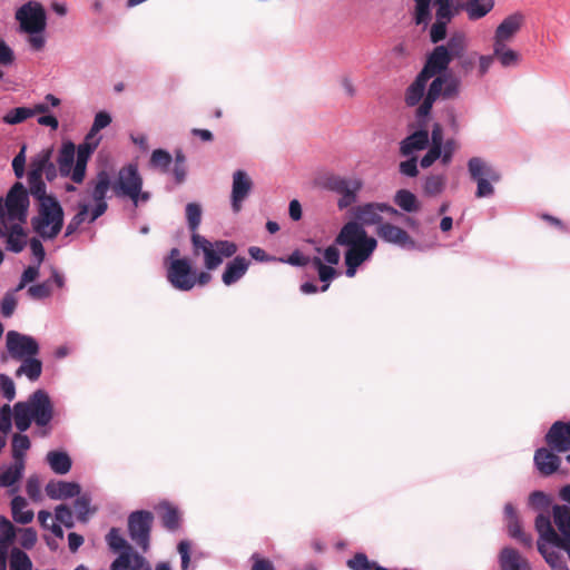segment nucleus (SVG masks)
<instances>
[{
    "mask_svg": "<svg viewBox=\"0 0 570 570\" xmlns=\"http://www.w3.org/2000/svg\"><path fill=\"white\" fill-rule=\"evenodd\" d=\"M167 279L174 288L187 292L196 284V273L188 258H176L167 265Z\"/></svg>",
    "mask_w": 570,
    "mask_h": 570,
    "instance_id": "9b49d317",
    "label": "nucleus"
},
{
    "mask_svg": "<svg viewBox=\"0 0 570 570\" xmlns=\"http://www.w3.org/2000/svg\"><path fill=\"white\" fill-rule=\"evenodd\" d=\"M32 117L31 108L28 107H17L9 110L2 118L4 124L8 125H17L21 124L26 119Z\"/></svg>",
    "mask_w": 570,
    "mask_h": 570,
    "instance_id": "09e8293b",
    "label": "nucleus"
},
{
    "mask_svg": "<svg viewBox=\"0 0 570 570\" xmlns=\"http://www.w3.org/2000/svg\"><path fill=\"white\" fill-rule=\"evenodd\" d=\"M445 187V178L442 175H432L426 177L423 190L428 196L440 195Z\"/></svg>",
    "mask_w": 570,
    "mask_h": 570,
    "instance_id": "de8ad7c7",
    "label": "nucleus"
},
{
    "mask_svg": "<svg viewBox=\"0 0 570 570\" xmlns=\"http://www.w3.org/2000/svg\"><path fill=\"white\" fill-rule=\"evenodd\" d=\"M249 264L250 262L244 256H236L233 261L227 263L222 275L223 283L230 286L238 282L246 274Z\"/></svg>",
    "mask_w": 570,
    "mask_h": 570,
    "instance_id": "a878e982",
    "label": "nucleus"
},
{
    "mask_svg": "<svg viewBox=\"0 0 570 570\" xmlns=\"http://www.w3.org/2000/svg\"><path fill=\"white\" fill-rule=\"evenodd\" d=\"M6 345L9 355L17 361L35 356L39 353L38 342L32 336L17 331H9L7 333Z\"/></svg>",
    "mask_w": 570,
    "mask_h": 570,
    "instance_id": "f8f14e48",
    "label": "nucleus"
},
{
    "mask_svg": "<svg viewBox=\"0 0 570 570\" xmlns=\"http://www.w3.org/2000/svg\"><path fill=\"white\" fill-rule=\"evenodd\" d=\"M52 289L50 281H46L28 288V295L33 299H43L51 295Z\"/></svg>",
    "mask_w": 570,
    "mask_h": 570,
    "instance_id": "6e6d98bb",
    "label": "nucleus"
},
{
    "mask_svg": "<svg viewBox=\"0 0 570 570\" xmlns=\"http://www.w3.org/2000/svg\"><path fill=\"white\" fill-rule=\"evenodd\" d=\"M508 529H509V533L512 538L519 540L520 542H522L525 546L531 544V538H530V535L525 534L522 531V528H521V524H520L518 518L509 520Z\"/></svg>",
    "mask_w": 570,
    "mask_h": 570,
    "instance_id": "4d7b16f0",
    "label": "nucleus"
},
{
    "mask_svg": "<svg viewBox=\"0 0 570 570\" xmlns=\"http://www.w3.org/2000/svg\"><path fill=\"white\" fill-rule=\"evenodd\" d=\"M20 532L19 542L24 549H32L37 543V532L33 528L19 529Z\"/></svg>",
    "mask_w": 570,
    "mask_h": 570,
    "instance_id": "052dcab7",
    "label": "nucleus"
},
{
    "mask_svg": "<svg viewBox=\"0 0 570 570\" xmlns=\"http://www.w3.org/2000/svg\"><path fill=\"white\" fill-rule=\"evenodd\" d=\"M538 550L543 556L547 563L553 569L558 563H562L563 559L559 554V552L554 550H549L544 544L538 542Z\"/></svg>",
    "mask_w": 570,
    "mask_h": 570,
    "instance_id": "e2e57ef3",
    "label": "nucleus"
},
{
    "mask_svg": "<svg viewBox=\"0 0 570 570\" xmlns=\"http://www.w3.org/2000/svg\"><path fill=\"white\" fill-rule=\"evenodd\" d=\"M523 20L524 18L521 13L508 16L495 30L494 43L507 45L520 30Z\"/></svg>",
    "mask_w": 570,
    "mask_h": 570,
    "instance_id": "5701e85b",
    "label": "nucleus"
},
{
    "mask_svg": "<svg viewBox=\"0 0 570 570\" xmlns=\"http://www.w3.org/2000/svg\"><path fill=\"white\" fill-rule=\"evenodd\" d=\"M42 175L43 173L37 171V169H29L28 171V191L36 199L50 196L49 194H47V187L45 181L42 180Z\"/></svg>",
    "mask_w": 570,
    "mask_h": 570,
    "instance_id": "58836bf2",
    "label": "nucleus"
},
{
    "mask_svg": "<svg viewBox=\"0 0 570 570\" xmlns=\"http://www.w3.org/2000/svg\"><path fill=\"white\" fill-rule=\"evenodd\" d=\"M253 188L250 177L244 170H236L233 174L232 208L234 213L242 209V203L246 199Z\"/></svg>",
    "mask_w": 570,
    "mask_h": 570,
    "instance_id": "aec40b11",
    "label": "nucleus"
},
{
    "mask_svg": "<svg viewBox=\"0 0 570 570\" xmlns=\"http://www.w3.org/2000/svg\"><path fill=\"white\" fill-rule=\"evenodd\" d=\"M544 440L551 450L560 453L568 452L570 450V421L554 422L546 434Z\"/></svg>",
    "mask_w": 570,
    "mask_h": 570,
    "instance_id": "dca6fc26",
    "label": "nucleus"
},
{
    "mask_svg": "<svg viewBox=\"0 0 570 570\" xmlns=\"http://www.w3.org/2000/svg\"><path fill=\"white\" fill-rule=\"evenodd\" d=\"M98 140L88 139L78 146L76 149V163L71 175V180L76 184H81L86 176L87 163L98 146Z\"/></svg>",
    "mask_w": 570,
    "mask_h": 570,
    "instance_id": "6ab92c4d",
    "label": "nucleus"
},
{
    "mask_svg": "<svg viewBox=\"0 0 570 570\" xmlns=\"http://www.w3.org/2000/svg\"><path fill=\"white\" fill-rule=\"evenodd\" d=\"M0 390L8 401L16 397V386L13 381L6 374H0Z\"/></svg>",
    "mask_w": 570,
    "mask_h": 570,
    "instance_id": "774afa93",
    "label": "nucleus"
},
{
    "mask_svg": "<svg viewBox=\"0 0 570 570\" xmlns=\"http://www.w3.org/2000/svg\"><path fill=\"white\" fill-rule=\"evenodd\" d=\"M501 570H530L528 561L518 550L504 548L500 553Z\"/></svg>",
    "mask_w": 570,
    "mask_h": 570,
    "instance_id": "c85d7f7f",
    "label": "nucleus"
},
{
    "mask_svg": "<svg viewBox=\"0 0 570 570\" xmlns=\"http://www.w3.org/2000/svg\"><path fill=\"white\" fill-rule=\"evenodd\" d=\"M52 149L47 148L41 150L30 163V169H37V171L43 173L48 161L51 159Z\"/></svg>",
    "mask_w": 570,
    "mask_h": 570,
    "instance_id": "13d9d810",
    "label": "nucleus"
},
{
    "mask_svg": "<svg viewBox=\"0 0 570 570\" xmlns=\"http://www.w3.org/2000/svg\"><path fill=\"white\" fill-rule=\"evenodd\" d=\"M376 235L384 242L397 245L402 248H415V240L403 228L391 223L380 224L376 228Z\"/></svg>",
    "mask_w": 570,
    "mask_h": 570,
    "instance_id": "f3484780",
    "label": "nucleus"
},
{
    "mask_svg": "<svg viewBox=\"0 0 570 570\" xmlns=\"http://www.w3.org/2000/svg\"><path fill=\"white\" fill-rule=\"evenodd\" d=\"M134 552L124 551L116 558L111 564L110 570H130Z\"/></svg>",
    "mask_w": 570,
    "mask_h": 570,
    "instance_id": "0e129e2a",
    "label": "nucleus"
},
{
    "mask_svg": "<svg viewBox=\"0 0 570 570\" xmlns=\"http://www.w3.org/2000/svg\"><path fill=\"white\" fill-rule=\"evenodd\" d=\"M89 207L87 204H80L78 213L70 219L66 227L65 236H70L77 232L88 216Z\"/></svg>",
    "mask_w": 570,
    "mask_h": 570,
    "instance_id": "3c124183",
    "label": "nucleus"
},
{
    "mask_svg": "<svg viewBox=\"0 0 570 570\" xmlns=\"http://www.w3.org/2000/svg\"><path fill=\"white\" fill-rule=\"evenodd\" d=\"M153 520V513L145 510L135 511L128 517V532L130 539L141 548L144 552L149 549Z\"/></svg>",
    "mask_w": 570,
    "mask_h": 570,
    "instance_id": "9d476101",
    "label": "nucleus"
},
{
    "mask_svg": "<svg viewBox=\"0 0 570 570\" xmlns=\"http://www.w3.org/2000/svg\"><path fill=\"white\" fill-rule=\"evenodd\" d=\"M39 267L40 266H38V264L35 266H28L23 271L21 278H20V283L18 284L16 291H21L27 286V284L36 281L39 276Z\"/></svg>",
    "mask_w": 570,
    "mask_h": 570,
    "instance_id": "69168bd1",
    "label": "nucleus"
},
{
    "mask_svg": "<svg viewBox=\"0 0 570 570\" xmlns=\"http://www.w3.org/2000/svg\"><path fill=\"white\" fill-rule=\"evenodd\" d=\"M534 464L542 475H551L560 465V458L551 449L541 448L534 453Z\"/></svg>",
    "mask_w": 570,
    "mask_h": 570,
    "instance_id": "393cba45",
    "label": "nucleus"
},
{
    "mask_svg": "<svg viewBox=\"0 0 570 570\" xmlns=\"http://www.w3.org/2000/svg\"><path fill=\"white\" fill-rule=\"evenodd\" d=\"M111 122V117L108 112L106 111H99L96 116H95V120H94V124H92V127L90 129V131L88 132L87 135V138L88 139H95V136L104 128H106L107 126H109Z\"/></svg>",
    "mask_w": 570,
    "mask_h": 570,
    "instance_id": "5fc2aeb1",
    "label": "nucleus"
},
{
    "mask_svg": "<svg viewBox=\"0 0 570 570\" xmlns=\"http://www.w3.org/2000/svg\"><path fill=\"white\" fill-rule=\"evenodd\" d=\"M142 188V178L135 164L121 167L117 179L112 184V191L117 197H128L136 206L139 203V193Z\"/></svg>",
    "mask_w": 570,
    "mask_h": 570,
    "instance_id": "6e6552de",
    "label": "nucleus"
},
{
    "mask_svg": "<svg viewBox=\"0 0 570 570\" xmlns=\"http://www.w3.org/2000/svg\"><path fill=\"white\" fill-rule=\"evenodd\" d=\"M377 246L375 238L351 246L345 252L346 276L354 277L357 268L367 261Z\"/></svg>",
    "mask_w": 570,
    "mask_h": 570,
    "instance_id": "4468645a",
    "label": "nucleus"
},
{
    "mask_svg": "<svg viewBox=\"0 0 570 570\" xmlns=\"http://www.w3.org/2000/svg\"><path fill=\"white\" fill-rule=\"evenodd\" d=\"M460 92L461 80L459 77L451 72L435 77L428 88L423 102L416 109V118L420 126L423 127L425 125L421 120L430 115L433 104L438 98L455 99L460 96Z\"/></svg>",
    "mask_w": 570,
    "mask_h": 570,
    "instance_id": "20e7f679",
    "label": "nucleus"
},
{
    "mask_svg": "<svg viewBox=\"0 0 570 570\" xmlns=\"http://www.w3.org/2000/svg\"><path fill=\"white\" fill-rule=\"evenodd\" d=\"M37 200V215L31 218L32 229L43 239H55L63 227L62 206L53 195Z\"/></svg>",
    "mask_w": 570,
    "mask_h": 570,
    "instance_id": "7ed1b4c3",
    "label": "nucleus"
},
{
    "mask_svg": "<svg viewBox=\"0 0 570 570\" xmlns=\"http://www.w3.org/2000/svg\"><path fill=\"white\" fill-rule=\"evenodd\" d=\"M381 213H386L391 216H403L397 209L393 206L385 203H367L364 205L356 206L353 209L354 218L360 222V225H380L382 224Z\"/></svg>",
    "mask_w": 570,
    "mask_h": 570,
    "instance_id": "ddd939ff",
    "label": "nucleus"
},
{
    "mask_svg": "<svg viewBox=\"0 0 570 570\" xmlns=\"http://www.w3.org/2000/svg\"><path fill=\"white\" fill-rule=\"evenodd\" d=\"M18 530L11 521L1 517L0 519V570L8 568V552L13 544Z\"/></svg>",
    "mask_w": 570,
    "mask_h": 570,
    "instance_id": "4be33fe9",
    "label": "nucleus"
},
{
    "mask_svg": "<svg viewBox=\"0 0 570 570\" xmlns=\"http://www.w3.org/2000/svg\"><path fill=\"white\" fill-rule=\"evenodd\" d=\"M348 180L350 179L346 177L330 174L322 178L321 184H322L323 188L338 194L340 191L343 190V187H345V185Z\"/></svg>",
    "mask_w": 570,
    "mask_h": 570,
    "instance_id": "603ef678",
    "label": "nucleus"
},
{
    "mask_svg": "<svg viewBox=\"0 0 570 570\" xmlns=\"http://www.w3.org/2000/svg\"><path fill=\"white\" fill-rule=\"evenodd\" d=\"M468 169L472 180L476 183V198L494 195L493 184L501 180L500 171L480 157H472L468 161Z\"/></svg>",
    "mask_w": 570,
    "mask_h": 570,
    "instance_id": "423d86ee",
    "label": "nucleus"
},
{
    "mask_svg": "<svg viewBox=\"0 0 570 570\" xmlns=\"http://www.w3.org/2000/svg\"><path fill=\"white\" fill-rule=\"evenodd\" d=\"M193 252L195 255H204V265L208 271L216 269L223 258L232 257L237 252V245L229 240H216L212 243L200 234H194L190 237Z\"/></svg>",
    "mask_w": 570,
    "mask_h": 570,
    "instance_id": "39448f33",
    "label": "nucleus"
},
{
    "mask_svg": "<svg viewBox=\"0 0 570 570\" xmlns=\"http://www.w3.org/2000/svg\"><path fill=\"white\" fill-rule=\"evenodd\" d=\"M429 144V132L425 128H421L407 136L400 144V153L402 156H410L415 150H423Z\"/></svg>",
    "mask_w": 570,
    "mask_h": 570,
    "instance_id": "bb28decb",
    "label": "nucleus"
},
{
    "mask_svg": "<svg viewBox=\"0 0 570 570\" xmlns=\"http://www.w3.org/2000/svg\"><path fill=\"white\" fill-rule=\"evenodd\" d=\"M27 501L24 498L18 495L14 497L11 501V512L12 518L16 522L21 524H28L33 520V511L24 510L27 507Z\"/></svg>",
    "mask_w": 570,
    "mask_h": 570,
    "instance_id": "c9c22d12",
    "label": "nucleus"
},
{
    "mask_svg": "<svg viewBox=\"0 0 570 570\" xmlns=\"http://www.w3.org/2000/svg\"><path fill=\"white\" fill-rule=\"evenodd\" d=\"M494 57L503 67L515 66L520 56L517 51L507 47V45L493 43Z\"/></svg>",
    "mask_w": 570,
    "mask_h": 570,
    "instance_id": "a19ab883",
    "label": "nucleus"
},
{
    "mask_svg": "<svg viewBox=\"0 0 570 570\" xmlns=\"http://www.w3.org/2000/svg\"><path fill=\"white\" fill-rule=\"evenodd\" d=\"M431 78H429L423 72H419L415 77L414 81L407 87L405 91V104L410 107L417 106L420 101L423 102L425 98V89L426 83Z\"/></svg>",
    "mask_w": 570,
    "mask_h": 570,
    "instance_id": "cd10ccee",
    "label": "nucleus"
},
{
    "mask_svg": "<svg viewBox=\"0 0 570 570\" xmlns=\"http://www.w3.org/2000/svg\"><path fill=\"white\" fill-rule=\"evenodd\" d=\"M29 191L22 183L17 181L9 189L4 204L0 198V216H7L9 220H19L24 223L30 205Z\"/></svg>",
    "mask_w": 570,
    "mask_h": 570,
    "instance_id": "0eeeda50",
    "label": "nucleus"
},
{
    "mask_svg": "<svg viewBox=\"0 0 570 570\" xmlns=\"http://www.w3.org/2000/svg\"><path fill=\"white\" fill-rule=\"evenodd\" d=\"M186 219L189 230L191 235L198 234L197 229L202 223L203 210L199 204L197 203H188L186 205Z\"/></svg>",
    "mask_w": 570,
    "mask_h": 570,
    "instance_id": "49530a36",
    "label": "nucleus"
},
{
    "mask_svg": "<svg viewBox=\"0 0 570 570\" xmlns=\"http://www.w3.org/2000/svg\"><path fill=\"white\" fill-rule=\"evenodd\" d=\"M21 31L33 35L45 31L47 17L43 7L38 2H28L16 12Z\"/></svg>",
    "mask_w": 570,
    "mask_h": 570,
    "instance_id": "1a4fd4ad",
    "label": "nucleus"
},
{
    "mask_svg": "<svg viewBox=\"0 0 570 570\" xmlns=\"http://www.w3.org/2000/svg\"><path fill=\"white\" fill-rule=\"evenodd\" d=\"M106 542L110 550L114 552L119 551H128L132 552L131 546L127 542V540L121 535L120 529L111 528L106 535Z\"/></svg>",
    "mask_w": 570,
    "mask_h": 570,
    "instance_id": "c03bdc74",
    "label": "nucleus"
},
{
    "mask_svg": "<svg viewBox=\"0 0 570 570\" xmlns=\"http://www.w3.org/2000/svg\"><path fill=\"white\" fill-rule=\"evenodd\" d=\"M10 570H32V561L24 551L12 548L10 550Z\"/></svg>",
    "mask_w": 570,
    "mask_h": 570,
    "instance_id": "a18cd8bd",
    "label": "nucleus"
},
{
    "mask_svg": "<svg viewBox=\"0 0 570 570\" xmlns=\"http://www.w3.org/2000/svg\"><path fill=\"white\" fill-rule=\"evenodd\" d=\"M347 567L352 570H373L374 566L364 553H356L354 558L347 561Z\"/></svg>",
    "mask_w": 570,
    "mask_h": 570,
    "instance_id": "680f3d73",
    "label": "nucleus"
},
{
    "mask_svg": "<svg viewBox=\"0 0 570 570\" xmlns=\"http://www.w3.org/2000/svg\"><path fill=\"white\" fill-rule=\"evenodd\" d=\"M394 203L407 213L419 212L421 207L416 196L407 189L397 190L394 195Z\"/></svg>",
    "mask_w": 570,
    "mask_h": 570,
    "instance_id": "4c0bfd02",
    "label": "nucleus"
},
{
    "mask_svg": "<svg viewBox=\"0 0 570 570\" xmlns=\"http://www.w3.org/2000/svg\"><path fill=\"white\" fill-rule=\"evenodd\" d=\"M76 157V146L71 141H67L62 144V147L59 151L57 164L59 167V173L62 177H68L72 175L73 164Z\"/></svg>",
    "mask_w": 570,
    "mask_h": 570,
    "instance_id": "c756f323",
    "label": "nucleus"
},
{
    "mask_svg": "<svg viewBox=\"0 0 570 570\" xmlns=\"http://www.w3.org/2000/svg\"><path fill=\"white\" fill-rule=\"evenodd\" d=\"M448 51L449 50L445 48V46H436L429 55L421 72L426 75L429 78L441 76L444 71L448 70V67L452 61Z\"/></svg>",
    "mask_w": 570,
    "mask_h": 570,
    "instance_id": "a211bd4d",
    "label": "nucleus"
},
{
    "mask_svg": "<svg viewBox=\"0 0 570 570\" xmlns=\"http://www.w3.org/2000/svg\"><path fill=\"white\" fill-rule=\"evenodd\" d=\"M24 469V462H17L0 473V487L8 488L17 483Z\"/></svg>",
    "mask_w": 570,
    "mask_h": 570,
    "instance_id": "37998d69",
    "label": "nucleus"
},
{
    "mask_svg": "<svg viewBox=\"0 0 570 570\" xmlns=\"http://www.w3.org/2000/svg\"><path fill=\"white\" fill-rule=\"evenodd\" d=\"M494 7V0H468L465 2H451V20L461 11H465L472 21L485 17Z\"/></svg>",
    "mask_w": 570,
    "mask_h": 570,
    "instance_id": "2eb2a0df",
    "label": "nucleus"
},
{
    "mask_svg": "<svg viewBox=\"0 0 570 570\" xmlns=\"http://www.w3.org/2000/svg\"><path fill=\"white\" fill-rule=\"evenodd\" d=\"M46 493L53 500H66L78 497L81 488L77 482L50 481L47 483Z\"/></svg>",
    "mask_w": 570,
    "mask_h": 570,
    "instance_id": "b1692460",
    "label": "nucleus"
},
{
    "mask_svg": "<svg viewBox=\"0 0 570 570\" xmlns=\"http://www.w3.org/2000/svg\"><path fill=\"white\" fill-rule=\"evenodd\" d=\"M22 363L16 371V376L26 375L30 381H37L42 372V362L33 356L20 360Z\"/></svg>",
    "mask_w": 570,
    "mask_h": 570,
    "instance_id": "f704fd0d",
    "label": "nucleus"
},
{
    "mask_svg": "<svg viewBox=\"0 0 570 570\" xmlns=\"http://www.w3.org/2000/svg\"><path fill=\"white\" fill-rule=\"evenodd\" d=\"M157 513L160 518L163 525L168 531H176L180 527V512L176 507L168 502H163L157 507Z\"/></svg>",
    "mask_w": 570,
    "mask_h": 570,
    "instance_id": "7c9ffc66",
    "label": "nucleus"
},
{
    "mask_svg": "<svg viewBox=\"0 0 570 570\" xmlns=\"http://www.w3.org/2000/svg\"><path fill=\"white\" fill-rule=\"evenodd\" d=\"M414 22L428 24L431 19V7L435 8V21L430 29V39L433 43H439L446 37V27L451 22V2L453 0H413Z\"/></svg>",
    "mask_w": 570,
    "mask_h": 570,
    "instance_id": "f03ea898",
    "label": "nucleus"
},
{
    "mask_svg": "<svg viewBox=\"0 0 570 570\" xmlns=\"http://www.w3.org/2000/svg\"><path fill=\"white\" fill-rule=\"evenodd\" d=\"M56 520L60 523H62L66 528H72L75 525L73 518H72V511L71 509L66 504H60L56 507L55 510Z\"/></svg>",
    "mask_w": 570,
    "mask_h": 570,
    "instance_id": "bf43d9fd",
    "label": "nucleus"
},
{
    "mask_svg": "<svg viewBox=\"0 0 570 570\" xmlns=\"http://www.w3.org/2000/svg\"><path fill=\"white\" fill-rule=\"evenodd\" d=\"M55 415L53 404L43 390H37L27 401L13 405V421L18 431L26 432L35 422V434L46 438L51 433V421Z\"/></svg>",
    "mask_w": 570,
    "mask_h": 570,
    "instance_id": "f257e3e1",
    "label": "nucleus"
},
{
    "mask_svg": "<svg viewBox=\"0 0 570 570\" xmlns=\"http://www.w3.org/2000/svg\"><path fill=\"white\" fill-rule=\"evenodd\" d=\"M46 461L56 474H67L72 465L70 456L63 451H49Z\"/></svg>",
    "mask_w": 570,
    "mask_h": 570,
    "instance_id": "2f4dec72",
    "label": "nucleus"
},
{
    "mask_svg": "<svg viewBox=\"0 0 570 570\" xmlns=\"http://www.w3.org/2000/svg\"><path fill=\"white\" fill-rule=\"evenodd\" d=\"M91 197L94 200H106L109 188H112L110 175L106 170L97 173L96 177L90 180Z\"/></svg>",
    "mask_w": 570,
    "mask_h": 570,
    "instance_id": "473e14b6",
    "label": "nucleus"
},
{
    "mask_svg": "<svg viewBox=\"0 0 570 570\" xmlns=\"http://www.w3.org/2000/svg\"><path fill=\"white\" fill-rule=\"evenodd\" d=\"M73 509L77 514V519L81 522H87L88 515L90 514V498L87 494L78 495L73 502Z\"/></svg>",
    "mask_w": 570,
    "mask_h": 570,
    "instance_id": "864d4df0",
    "label": "nucleus"
},
{
    "mask_svg": "<svg viewBox=\"0 0 570 570\" xmlns=\"http://www.w3.org/2000/svg\"><path fill=\"white\" fill-rule=\"evenodd\" d=\"M445 48H448L449 56L451 59H456L465 53L468 48V38L464 32L456 31L451 35L449 38L446 45H444Z\"/></svg>",
    "mask_w": 570,
    "mask_h": 570,
    "instance_id": "e433bc0d",
    "label": "nucleus"
},
{
    "mask_svg": "<svg viewBox=\"0 0 570 570\" xmlns=\"http://www.w3.org/2000/svg\"><path fill=\"white\" fill-rule=\"evenodd\" d=\"M173 163L171 155L164 149H155L150 157V165L155 168L160 169L163 173H167L170 164Z\"/></svg>",
    "mask_w": 570,
    "mask_h": 570,
    "instance_id": "8fccbe9b",
    "label": "nucleus"
},
{
    "mask_svg": "<svg viewBox=\"0 0 570 570\" xmlns=\"http://www.w3.org/2000/svg\"><path fill=\"white\" fill-rule=\"evenodd\" d=\"M362 180L356 178L350 179L345 187H343V190L338 193L341 198L337 202V207L342 210L353 205L356 202L357 193L362 189Z\"/></svg>",
    "mask_w": 570,
    "mask_h": 570,
    "instance_id": "72a5a7b5",
    "label": "nucleus"
},
{
    "mask_svg": "<svg viewBox=\"0 0 570 570\" xmlns=\"http://www.w3.org/2000/svg\"><path fill=\"white\" fill-rule=\"evenodd\" d=\"M26 233L20 225H12L7 234V248L13 253H20L26 245Z\"/></svg>",
    "mask_w": 570,
    "mask_h": 570,
    "instance_id": "79ce46f5",
    "label": "nucleus"
},
{
    "mask_svg": "<svg viewBox=\"0 0 570 570\" xmlns=\"http://www.w3.org/2000/svg\"><path fill=\"white\" fill-rule=\"evenodd\" d=\"M367 239H373V237L367 235L362 225L357 222H348L341 228L335 238V244L351 247Z\"/></svg>",
    "mask_w": 570,
    "mask_h": 570,
    "instance_id": "412c9836",
    "label": "nucleus"
},
{
    "mask_svg": "<svg viewBox=\"0 0 570 570\" xmlns=\"http://www.w3.org/2000/svg\"><path fill=\"white\" fill-rule=\"evenodd\" d=\"M31 442L29 436L23 434V432L16 433L11 440V452L12 458L17 462H24V453L30 449Z\"/></svg>",
    "mask_w": 570,
    "mask_h": 570,
    "instance_id": "ea45409f",
    "label": "nucleus"
},
{
    "mask_svg": "<svg viewBox=\"0 0 570 570\" xmlns=\"http://www.w3.org/2000/svg\"><path fill=\"white\" fill-rule=\"evenodd\" d=\"M17 307V298L12 293H7L0 302V311L4 317H10Z\"/></svg>",
    "mask_w": 570,
    "mask_h": 570,
    "instance_id": "338daca9",
    "label": "nucleus"
}]
</instances>
